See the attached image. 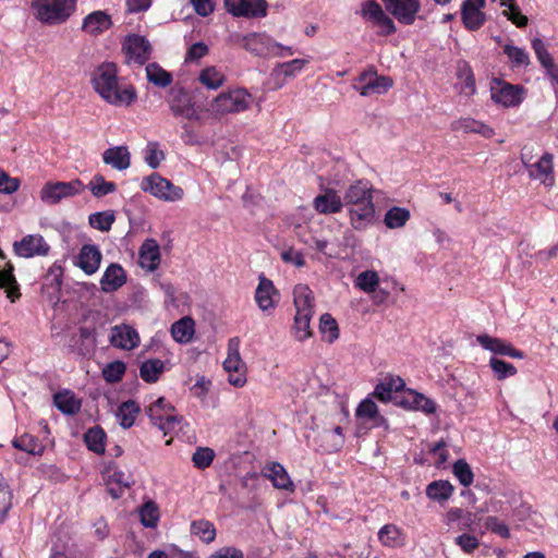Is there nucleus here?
<instances>
[{
    "label": "nucleus",
    "instance_id": "nucleus-26",
    "mask_svg": "<svg viewBox=\"0 0 558 558\" xmlns=\"http://www.w3.org/2000/svg\"><path fill=\"white\" fill-rule=\"evenodd\" d=\"M263 475L272 483L275 488L290 493L294 492V484L282 464L272 462L266 465Z\"/></svg>",
    "mask_w": 558,
    "mask_h": 558
},
{
    "label": "nucleus",
    "instance_id": "nucleus-12",
    "mask_svg": "<svg viewBox=\"0 0 558 558\" xmlns=\"http://www.w3.org/2000/svg\"><path fill=\"white\" fill-rule=\"evenodd\" d=\"M122 49L129 64H145L150 58V43L143 36L132 34L124 38Z\"/></svg>",
    "mask_w": 558,
    "mask_h": 558
},
{
    "label": "nucleus",
    "instance_id": "nucleus-16",
    "mask_svg": "<svg viewBox=\"0 0 558 558\" xmlns=\"http://www.w3.org/2000/svg\"><path fill=\"white\" fill-rule=\"evenodd\" d=\"M17 256L24 258H33L36 256H47L50 252V245L46 242L41 234H27L16 241L13 245Z\"/></svg>",
    "mask_w": 558,
    "mask_h": 558
},
{
    "label": "nucleus",
    "instance_id": "nucleus-49",
    "mask_svg": "<svg viewBox=\"0 0 558 558\" xmlns=\"http://www.w3.org/2000/svg\"><path fill=\"white\" fill-rule=\"evenodd\" d=\"M146 76L151 84L158 87H167L172 83L171 74L160 68L157 63L147 64Z\"/></svg>",
    "mask_w": 558,
    "mask_h": 558
},
{
    "label": "nucleus",
    "instance_id": "nucleus-57",
    "mask_svg": "<svg viewBox=\"0 0 558 558\" xmlns=\"http://www.w3.org/2000/svg\"><path fill=\"white\" fill-rule=\"evenodd\" d=\"M183 425V417L179 416L173 412L170 411L167 416H165L163 420L159 424H156L155 426L163 433V435L177 433L178 430H182Z\"/></svg>",
    "mask_w": 558,
    "mask_h": 558
},
{
    "label": "nucleus",
    "instance_id": "nucleus-50",
    "mask_svg": "<svg viewBox=\"0 0 558 558\" xmlns=\"http://www.w3.org/2000/svg\"><path fill=\"white\" fill-rule=\"evenodd\" d=\"M319 331L323 339L332 343L339 338V327L336 319L328 313H325L319 318Z\"/></svg>",
    "mask_w": 558,
    "mask_h": 558
},
{
    "label": "nucleus",
    "instance_id": "nucleus-40",
    "mask_svg": "<svg viewBox=\"0 0 558 558\" xmlns=\"http://www.w3.org/2000/svg\"><path fill=\"white\" fill-rule=\"evenodd\" d=\"M170 109L175 117H181L189 121H196L199 124L205 121V114L202 109L190 102L181 104L180 101H173L170 105Z\"/></svg>",
    "mask_w": 558,
    "mask_h": 558
},
{
    "label": "nucleus",
    "instance_id": "nucleus-33",
    "mask_svg": "<svg viewBox=\"0 0 558 558\" xmlns=\"http://www.w3.org/2000/svg\"><path fill=\"white\" fill-rule=\"evenodd\" d=\"M293 303L296 313L314 314V295L306 284H296L293 289Z\"/></svg>",
    "mask_w": 558,
    "mask_h": 558
},
{
    "label": "nucleus",
    "instance_id": "nucleus-3",
    "mask_svg": "<svg viewBox=\"0 0 558 558\" xmlns=\"http://www.w3.org/2000/svg\"><path fill=\"white\" fill-rule=\"evenodd\" d=\"M253 102V96L243 87L230 88L217 95L208 106L213 118L235 114L247 110Z\"/></svg>",
    "mask_w": 558,
    "mask_h": 558
},
{
    "label": "nucleus",
    "instance_id": "nucleus-19",
    "mask_svg": "<svg viewBox=\"0 0 558 558\" xmlns=\"http://www.w3.org/2000/svg\"><path fill=\"white\" fill-rule=\"evenodd\" d=\"M254 299L258 308L264 313H271L279 302L278 290L274 282L266 278L264 274L258 277Z\"/></svg>",
    "mask_w": 558,
    "mask_h": 558
},
{
    "label": "nucleus",
    "instance_id": "nucleus-10",
    "mask_svg": "<svg viewBox=\"0 0 558 558\" xmlns=\"http://www.w3.org/2000/svg\"><path fill=\"white\" fill-rule=\"evenodd\" d=\"M84 189V184L78 179L70 182H48L41 189L40 198L44 203L54 205L63 198L82 193Z\"/></svg>",
    "mask_w": 558,
    "mask_h": 558
},
{
    "label": "nucleus",
    "instance_id": "nucleus-13",
    "mask_svg": "<svg viewBox=\"0 0 558 558\" xmlns=\"http://www.w3.org/2000/svg\"><path fill=\"white\" fill-rule=\"evenodd\" d=\"M228 13L235 17L260 19L267 15L266 0H225Z\"/></svg>",
    "mask_w": 558,
    "mask_h": 558
},
{
    "label": "nucleus",
    "instance_id": "nucleus-46",
    "mask_svg": "<svg viewBox=\"0 0 558 558\" xmlns=\"http://www.w3.org/2000/svg\"><path fill=\"white\" fill-rule=\"evenodd\" d=\"M453 493V486L448 481H435L427 485L426 495L429 499L442 502Z\"/></svg>",
    "mask_w": 558,
    "mask_h": 558
},
{
    "label": "nucleus",
    "instance_id": "nucleus-58",
    "mask_svg": "<svg viewBox=\"0 0 558 558\" xmlns=\"http://www.w3.org/2000/svg\"><path fill=\"white\" fill-rule=\"evenodd\" d=\"M489 366L499 380L506 379L517 374V368L511 363L505 362L495 356L490 357Z\"/></svg>",
    "mask_w": 558,
    "mask_h": 558
},
{
    "label": "nucleus",
    "instance_id": "nucleus-52",
    "mask_svg": "<svg viewBox=\"0 0 558 558\" xmlns=\"http://www.w3.org/2000/svg\"><path fill=\"white\" fill-rule=\"evenodd\" d=\"M105 438L106 435L99 427L89 428L84 435L87 448L98 454L105 452Z\"/></svg>",
    "mask_w": 558,
    "mask_h": 558
},
{
    "label": "nucleus",
    "instance_id": "nucleus-17",
    "mask_svg": "<svg viewBox=\"0 0 558 558\" xmlns=\"http://www.w3.org/2000/svg\"><path fill=\"white\" fill-rule=\"evenodd\" d=\"M486 0H463L461 3V21L468 31H477L486 22L487 17L483 9Z\"/></svg>",
    "mask_w": 558,
    "mask_h": 558
},
{
    "label": "nucleus",
    "instance_id": "nucleus-9",
    "mask_svg": "<svg viewBox=\"0 0 558 558\" xmlns=\"http://www.w3.org/2000/svg\"><path fill=\"white\" fill-rule=\"evenodd\" d=\"M360 14L378 29L377 33L380 36H389L397 31L393 20L384 12L380 4L375 0L364 1Z\"/></svg>",
    "mask_w": 558,
    "mask_h": 558
},
{
    "label": "nucleus",
    "instance_id": "nucleus-30",
    "mask_svg": "<svg viewBox=\"0 0 558 558\" xmlns=\"http://www.w3.org/2000/svg\"><path fill=\"white\" fill-rule=\"evenodd\" d=\"M404 386L405 383L401 377L387 375L376 385L374 396L384 402H388L392 398V392L402 390Z\"/></svg>",
    "mask_w": 558,
    "mask_h": 558
},
{
    "label": "nucleus",
    "instance_id": "nucleus-61",
    "mask_svg": "<svg viewBox=\"0 0 558 558\" xmlns=\"http://www.w3.org/2000/svg\"><path fill=\"white\" fill-rule=\"evenodd\" d=\"M214 458L215 452L213 449L208 447H199L193 453L192 461L195 468L204 470L213 463Z\"/></svg>",
    "mask_w": 558,
    "mask_h": 558
},
{
    "label": "nucleus",
    "instance_id": "nucleus-64",
    "mask_svg": "<svg viewBox=\"0 0 558 558\" xmlns=\"http://www.w3.org/2000/svg\"><path fill=\"white\" fill-rule=\"evenodd\" d=\"M485 526L490 532L497 534L498 536L502 538H509L510 537V530L508 525L499 520L497 517H487L485 520Z\"/></svg>",
    "mask_w": 558,
    "mask_h": 558
},
{
    "label": "nucleus",
    "instance_id": "nucleus-6",
    "mask_svg": "<svg viewBox=\"0 0 558 558\" xmlns=\"http://www.w3.org/2000/svg\"><path fill=\"white\" fill-rule=\"evenodd\" d=\"M141 189L154 197L169 203L181 201L184 196V191L181 186L174 185L156 172L142 180Z\"/></svg>",
    "mask_w": 558,
    "mask_h": 558
},
{
    "label": "nucleus",
    "instance_id": "nucleus-38",
    "mask_svg": "<svg viewBox=\"0 0 558 558\" xmlns=\"http://www.w3.org/2000/svg\"><path fill=\"white\" fill-rule=\"evenodd\" d=\"M140 411L141 408L137 402L133 400L122 402L116 412L117 421L123 428H130L135 423Z\"/></svg>",
    "mask_w": 558,
    "mask_h": 558
},
{
    "label": "nucleus",
    "instance_id": "nucleus-53",
    "mask_svg": "<svg viewBox=\"0 0 558 558\" xmlns=\"http://www.w3.org/2000/svg\"><path fill=\"white\" fill-rule=\"evenodd\" d=\"M500 5L507 8V10L504 11V15L518 27H524L527 24V17L521 14L515 0H500Z\"/></svg>",
    "mask_w": 558,
    "mask_h": 558
},
{
    "label": "nucleus",
    "instance_id": "nucleus-18",
    "mask_svg": "<svg viewBox=\"0 0 558 558\" xmlns=\"http://www.w3.org/2000/svg\"><path fill=\"white\" fill-rule=\"evenodd\" d=\"M320 192L313 199V208L322 215L338 214L342 210V196L332 187L325 186L323 180L319 183Z\"/></svg>",
    "mask_w": 558,
    "mask_h": 558
},
{
    "label": "nucleus",
    "instance_id": "nucleus-4",
    "mask_svg": "<svg viewBox=\"0 0 558 558\" xmlns=\"http://www.w3.org/2000/svg\"><path fill=\"white\" fill-rule=\"evenodd\" d=\"M35 16L45 24L65 22L75 8V0H32Z\"/></svg>",
    "mask_w": 558,
    "mask_h": 558
},
{
    "label": "nucleus",
    "instance_id": "nucleus-43",
    "mask_svg": "<svg viewBox=\"0 0 558 558\" xmlns=\"http://www.w3.org/2000/svg\"><path fill=\"white\" fill-rule=\"evenodd\" d=\"M410 210L404 207L393 206L384 216V223L388 229H399L410 220Z\"/></svg>",
    "mask_w": 558,
    "mask_h": 558
},
{
    "label": "nucleus",
    "instance_id": "nucleus-51",
    "mask_svg": "<svg viewBox=\"0 0 558 558\" xmlns=\"http://www.w3.org/2000/svg\"><path fill=\"white\" fill-rule=\"evenodd\" d=\"M191 533L207 544L211 543L216 537V529L214 524L207 520L193 521L191 524Z\"/></svg>",
    "mask_w": 558,
    "mask_h": 558
},
{
    "label": "nucleus",
    "instance_id": "nucleus-24",
    "mask_svg": "<svg viewBox=\"0 0 558 558\" xmlns=\"http://www.w3.org/2000/svg\"><path fill=\"white\" fill-rule=\"evenodd\" d=\"M160 247L156 240L147 239L138 251V263L149 272L155 271L160 264Z\"/></svg>",
    "mask_w": 558,
    "mask_h": 558
},
{
    "label": "nucleus",
    "instance_id": "nucleus-59",
    "mask_svg": "<svg viewBox=\"0 0 558 558\" xmlns=\"http://www.w3.org/2000/svg\"><path fill=\"white\" fill-rule=\"evenodd\" d=\"M145 162L153 169L159 167L165 159V153L159 148L157 142H149L144 150Z\"/></svg>",
    "mask_w": 558,
    "mask_h": 558
},
{
    "label": "nucleus",
    "instance_id": "nucleus-62",
    "mask_svg": "<svg viewBox=\"0 0 558 558\" xmlns=\"http://www.w3.org/2000/svg\"><path fill=\"white\" fill-rule=\"evenodd\" d=\"M453 474L459 480L460 484L468 487L473 483V472L470 465L464 460H458L453 464Z\"/></svg>",
    "mask_w": 558,
    "mask_h": 558
},
{
    "label": "nucleus",
    "instance_id": "nucleus-15",
    "mask_svg": "<svg viewBox=\"0 0 558 558\" xmlns=\"http://www.w3.org/2000/svg\"><path fill=\"white\" fill-rule=\"evenodd\" d=\"M102 254L96 244L86 243L82 245L78 253L73 257V265L80 268L86 276L96 274L101 265Z\"/></svg>",
    "mask_w": 558,
    "mask_h": 558
},
{
    "label": "nucleus",
    "instance_id": "nucleus-32",
    "mask_svg": "<svg viewBox=\"0 0 558 558\" xmlns=\"http://www.w3.org/2000/svg\"><path fill=\"white\" fill-rule=\"evenodd\" d=\"M378 541L385 547L398 548L405 543V534L395 524H385L378 531Z\"/></svg>",
    "mask_w": 558,
    "mask_h": 558
},
{
    "label": "nucleus",
    "instance_id": "nucleus-63",
    "mask_svg": "<svg viewBox=\"0 0 558 558\" xmlns=\"http://www.w3.org/2000/svg\"><path fill=\"white\" fill-rule=\"evenodd\" d=\"M454 543L464 554H472L480 546V539L475 535L468 533L457 536Z\"/></svg>",
    "mask_w": 558,
    "mask_h": 558
},
{
    "label": "nucleus",
    "instance_id": "nucleus-37",
    "mask_svg": "<svg viewBox=\"0 0 558 558\" xmlns=\"http://www.w3.org/2000/svg\"><path fill=\"white\" fill-rule=\"evenodd\" d=\"M452 129L463 133H477L486 138H490L495 134L494 130L487 124L470 118L456 121Z\"/></svg>",
    "mask_w": 558,
    "mask_h": 558
},
{
    "label": "nucleus",
    "instance_id": "nucleus-21",
    "mask_svg": "<svg viewBox=\"0 0 558 558\" xmlns=\"http://www.w3.org/2000/svg\"><path fill=\"white\" fill-rule=\"evenodd\" d=\"M476 342L484 349L494 354L509 356L512 359H524V353L521 350L515 349L510 342L505 341L500 338L492 337L487 333L478 335Z\"/></svg>",
    "mask_w": 558,
    "mask_h": 558
},
{
    "label": "nucleus",
    "instance_id": "nucleus-14",
    "mask_svg": "<svg viewBox=\"0 0 558 558\" xmlns=\"http://www.w3.org/2000/svg\"><path fill=\"white\" fill-rule=\"evenodd\" d=\"M310 62L307 59H293L278 63L270 72L268 84L271 89H280L288 80L295 77Z\"/></svg>",
    "mask_w": 558,
    "mask_h": 558
},
{
    "label": "nucleus",
    "instance_id": "nucleus-7",
    "mask_svg": "<svg viewBox=\"0 0 558 558\" xmlns=\"http://www.w3.org/2000/svg\"><path fill=\"white\" fill-rule=\"evenodd\" d=\"M240 339L233 337L228 341V354L223 368L229 374L228 381L234 387H243L246 383V365L240 355Z\"/></svg>",
    "mask_w": 558,
    "mask_h": 558
},
{
    "label": "nucleus",
    "instance_id": "nucleus-1",
    "mask_svg": "<svg viewBox=\"0 0 558 558\" xmlns=\"http://www.w3.org/2000/svg\"><path fill=\"white\" fill-rule=\"evenodd\" d=\"M343 207H347L351 227L363 231L373 225L375 205L373 202V185L366 180L351 183L342 196Z\"/></svg>",
    "mask_w": 558,
    "mask_h": 558
},
{
    "label": "nucleus",
    "instance_id": "nucleus-39",
    "mask_svg": "<svg viewBox=\"0 0 558 558\" xmlns=\"http://www.w3.org/2000/svg\"><path fill=\"white\" fill-rule=\"evenodd\" d=\"M512 69H525L530 65L531 59L529 52L521 47L512 44H506L502 47Z\"/></svg>",
    "mask_w": 558,
    "mask_h": 558
},
{
    "label": "nucleus",
    "instance_id": "nucleus-11",
    "mask_svg": "<svg viewBox=\"0 0 558 558\" xmlns=\"http://www.w3.org/2000/svg\"><path fill=\"white\" fill-rule=\"evenodd\" d=\"M392 80L387 76H379L376 72L369 70L361 73L352 84V87L361 96L380 95L392 87Z\"/></svg>",
    "mask_w": 558,
    "mask_h": 558
},
{
    "label": "nucleus",
    "instance_id": "nucleus-45",
    "mask_svg": "<svg viewBox=\"0 0 558 558\" xmlns=\"http://www.w3.org/2000/svg\"><path fill=\"white\" fill-rule=\"evenodd\" d=\"M313 314L295 313L292 332L298 341H305L312 336L311 319Z\"/></svg>",
    "mask_w": 558,
    "mask_h": 558
},
{
    "label": "nucleus",
    "instance_id": "nucleus-25",
    "mask_svg": "<svg viewBox=\"0 0 558 558\" xmlns=\"http://www.w3.org/2000/svg\"><path fill=\"white\" fill-rule=\"evenodd\" d=\"M112 25L111 16L105 11H94L83 20L82 31L90 36H98Z\"/></svg>",
    "mask_w": 558,
    "mask_h": 558
},
{
    "label": "nucleus",
    "instance_id": "nucleus-22",
    "mask_svg": "<svg viewBox=\"0 0 558 558\" xmlns=\"http://www.w3.org/2000/svg\"><path fill=\"white\" fill-rule=\"evenodd\" d=\"M109 341L114 348L130 351L140 344V336L132 326L122 324L111 328Z\"/></svg>",
    "mask_w": 558,
    "mask_h": 558
},
{
    "label": "nucleus",
    "instance_id": "nucleus-28",
    "mask_svg": "<svg viewBox=\"0 0 558 558\" xmlns=\"http://www.w3.org/2000/svg\"><path fill=\"white\" fill-rule=\"evenodd\" d=\"M102 161L118 171H123L131 165V154L124 145L109 147L102 153Z\"/></svg>",
    "mask_w": 558,
    "mask_h": 558
},
{
    "label": "nucleus",
    "instance_id": "nucleus-35",
    "mask_svg": "<svg viewBox=\"0 0 558 558\" xmlns=\"http://www.w3.org/2000/svg\"><path fill=\"white\" fill-rule=\"evenodd\" d=\"M53 403L59 411L66 415H73L81 410V401L70 390L57 392L53 396Z\"/></svg>",
    "mask_w": 558,
    "mask_h": 558
},
{
    "label": "nucleus",
    "instance_id": "nucleus-8",
    "mask_svg": "<svg viewBox=\"0 0 558 558\" xmlns=\"http://www.w3.org/2000/svg\"><path fill=\"white\" fill-rule=\"evenodd\" d=\"M229 41L240 45L247 52L263 58H269L272 37L265 32H252L248 34L234 33L230 35Z\"/></svg>",
    "mask_w": 558,
    "mask_h": 558
},
{
    "label": "nucleus",
    "instance_id": "nucleus-54",
    "mask_svg": "<svg viewBox=\"0 0 558 558\" xmlns=\"http://www.w3.org/2000/svg\"><path fill=\"white\" fill-rule=\"evenodd\" d=\"M141 523L145 527H155L159 521V509L153 501L145 502L140 508Z\"/></svg>",
    "mask_w": 558,
    "mask_h": 558
},
{
    "label": "nucleus",
    "instance_id": "nucleus-48",
    "mask_svg": "<svg viewBox=\"0 0 558 558\" xmlns=\"http://www.w3.org/2000/svg\"><path fill=\"white\" fill-rule=\"evenodd\" d=\"M94 197L100 198L116 192L114 182L107 181L101 174H95L87 185Z\"/></svg>",
    "mask_w": 558,
    "mask_h": 558
},
{
    "label": "nucleus",
    "instance_id": "nucleus-47",
    "mask_svg": "<svg viewBox=\"0 0 558 558\" xmlns=\"http://www.w3.org/2000/svg\"><path fill=\"white\" fill-rule=\"evenodd\" d=\"M170 411L173 412L174 408L163 397L155 400L146 410L153 425L159 424Z\"/></svg>",
    "mask_w": 558,
    "mask_h": 558
},
{
    "label": "nucleus",
    "instance_id": "nucleus-36",
    "mask_svg": "<svg viewBox=\"0 0 558 558\" xmlns=\"http://www.w3.org/2000/svg\"><path fill=\"white\" fill-rule=\"evenodd\" d=\"M194 332L195 323L189 316L177 320L171 327V335L179 343H189L193 339Z\"/></svg>",
    "mask_w": 558,
    "mask_h": 558
},
{
    "label": "nucleus",
    "instance_id": "nucleus-34",
    "mask_svg": "<svg viewBox=\"0 0 558 558\" xmlns=\"http://www.w3.org/2000/svg\"><path fill=\"white\" fill-rule=\"evenodd\" d=\"M166 362L159 359H148L140 366V377L148 384L159 380L160 376L167 371Z\"/></svg>",
    "mask_w": 558,
    "mask_h": 558
},
{
    "label": "nucleus",
    "instance_id": "nucleus-5",
    "mask_svg": "<svg viewBox=\"0 0 558 558\" xmlns=\"http://www.w3.org/2000/svg\"><path fill=\"white\" fill-rule=\"evenodd\" d=\"M490 99L502 108L519 107L527 95V89L520 84H510L501 78H493L490 83Z\"/></svg>",
    "mask_w": 558,
    "mask_h": 558
},
{
    "label": "nucleus",
    "instance_id": "nucleus-29",
    "mask_svg": "<svg viewBox=\"0 0 558 558\" xmlns=\"http://www.w3.org/2000/svg\"><path fill=\"white\" fill-rule=\"evenodd\" d=\"M401 403L410 410L421 411L425 414H433L436 411V403L432 399L414 390H409Z\"/></svg>",
    "mask_w": 558,
    "mask_h": 558
},
{
    "label": "nucleus",
    "instance_id": "nucleus-27",
    "mask_svg": "<svg viewBox=\"0 0 558 558\" xmlns=\"http://www.w3.org/2000/svg\"><path fill=\"white\" fill-rule=\"evenodd\" d=\"M126 282V274L120 264L111 263L100 279L101 290L106 293L114 292Z\"/></svg>",
    "mask_w": 558,
    "mask_h": 558
},
{
    "label": "nucleus",
    "instance_id": "nucleus-31",
    "mask_svg": "<svg viewBox=\"0 0 558 558\" xmlns=\"http://www.w3.org/2000/svg\"><path fill=\"white\" fill-rule=\"evenodd\" d=\"M355 415L357 418L365 423H371L373 426H381L386 422L379 414L377 404L371 398H365L360 402L356 408Z\"/></svg>",
    "mask_w": 558,
    "mask_h": 558
},
{
    "label": "nucleus",
    "instance_id": "nucleus-60",
    "mask_svg": "<svg viewBox=\"0 0 558 558\" xmlns=\"http://www.w3.org/2000/svg\"><path fill=\"white\" fill-rule=\"evenodd\" d=\"M12 507V492L8 483L0 478V523L3 522Z\"/></svg>",
    "mask_w": 558,
    "mask_h": 558
},
{
    "label": "nucleus",
    "instance_id": "nucleus-2",
    "mask_svg": "<svg viewBox=\"0 0 558 558\" xmlns=\"http://www.w3.org/2000/svg\"><path fill=\"white\" fill-rule=\"evenodd\" d=\"M113 63L100 64L93 74L92 84L96 93L109 105L129 107L137 98L135 88L130 84L120 83Z\"/></svg>",
    "mask_w": 558,
    "mask_h": 558
},
{
    "label": "nucleus",
    "instance_id": "nucleus-41",
    "mask_svg": "<svg viewBox=\"0 0 558 558\" xmlns=\"http://www.w3.org/2000/svg\"><path fill=\"white\" fill-rule=\"evenodd\" d=\"M14 448L34 456L43 454L45 446L37 437L31 434H23L12 440Z\"/></svg>",
    "mask_w": 558,
    "mask_h": 558
},
{
    "label": "nucleus",
    "instance_id": "nucleus-20",
    "mask_svg": "<svg viewBox=\"0 0 558 558\" xmlns=\"http://www.w3.org/2000/svg\"><path fill=\"white\" fill-rule=\"evenodd\" d=\"M386 10L391 13L398 22L404 25L414 23L416 14L421 9L418 0H381Z\"/></svg>",
    "mask_w": 558,
    "mask_h": 558
},
{
    "label": "nucleus",
    "instance_id": "nucleus-55",
    "mask_svg": "<svg viewBox=\"0 0 558 558\" xmlns=\"http://www.w3.org/2000/svg\"><path fill=\"white\" fill-rule=\"evenodd\" d=\"M126 371V365L122 361H113L102 368V377L109 384L118 383L122 379Z\"/></svg>",
    "mask_w": 558,
    "mask_h": 558
},
{
    "label": "nucleus",
    "instance_id": "nucleus-56",
    "mask_svg": "<svg viewBox=\"0 0 558 558\" xmlns=\"http://www.w3.org/2000/svg\"><path fill=\"white\" fill-rule=\"evenodd\" d=\"M89 225L99 231H109L114 222V215L112 211L94 213L88 218Z\"/></svg>",
    "mask_w": 558,
    "mask_h": 558
},
{
    "label": "nucleus",
    "instance_id": "nucleus-23",
    "mask_svg": "<svg viewBox=\"0 0 558 558\" xmlns=\"http://www.w3.org/2000/svg\"><path fill=\"white\" fill-rule=\"evenodd\" d=\"M523 163L526 167L531 179L538 180L546 186H551L554 184L553 156L550 154H544L534 163L527 165L524 160Z\"/></svg>",
    "mask_w": 558,
    "mask_h": 558
},
{
    "label": "nucleus",
    "instance_id": "nucleus-42",
    "mask_svg": "<svg viewBox=\"0 0 558 558\" xmlns=\"http://www.w3.org/2000/svg\"><path fill=\"white\" fill-rule=\"evenodd\" d=\"M198 81L208 89H218L226 82L225 73L217 66H206L199 72Z\"/></svg>",
    "mask_w": 558,
    "mask_h": 558
},
{
    "label": "nucleus",
    "instance_id": "nucleus-44",
    "mask_svg": "<svg viewBox=\"0 0 558 558\" xmlns=\"http://www.w3.org/2000/svg\"><path fill=\"white\" fill-rule=\"evenodd\" d=\"M379 282L380 279L378 272L367 269L356 276L354 286L364 293L372 294L373 292H376V289L379 287Z\"/></svg>",
    "mask_w": 558,
    "mask_h": 558
}]
</instances>
